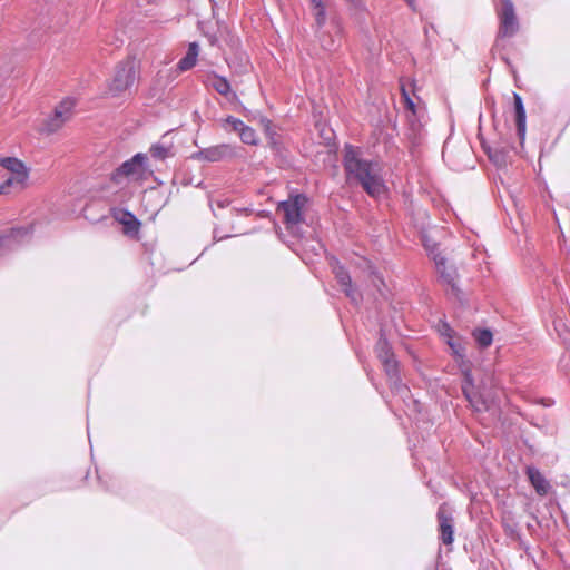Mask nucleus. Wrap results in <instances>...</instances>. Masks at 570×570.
<instances>
[{
  "instance_id": "obj_1",
  "label": "nucleus",
  "mask_w": 570,
  "mask_h": 570,
  "mask_svg": "<svg viewBox=\"0 0 570 570\" xmlns=\"http://www.w3.org/2000/svg\"><path fill=\"white\" fill-rule=\"evenodd\" d=\"M343 153V166L347 178L357 180L372 197H379L384 194V181L374 171L373 163L363 159L361 150L352 145H345Z\"/></svg>"
},
{
  "instance_id": "obj_2",
  "label": "nucleus",
  "mask_w": 570,
  "mask_h": 570,
  "mask_svg": "<svg viewBox=\"0 0 570 570\" xmlns=\"http://www.w3.org/2000/svg\"><path fill=\"white\" fill-rule=\"evenodd\" d=\"M308 202L304 194L289 195L286 200H283L277 206V213L283 214V223L287 229L304 222L303 210Z\"/></svg>"
},
{
  "instance_id": "obj_3",
  "label": "nucleus",
  "mask_w": 570,
  "mask_h": 570,
  "mask_svg": "<svg viewBox=\"0 0 570 570\" xmlns=\"http://www.w3.org/2000/svg\"><path fill=\"white\" fill-rule=\"evenodd\" d=\"M147 160L148 158L145 154L138 153L134 155L112 171L110 176L111 181L120 185L126 178L138 179L142 177L147 171Z\"/></svg>"
},
{
  "instance_id": "obj_4",
  "label": "nucleus",
  "mask_w": 570,
  "mask_h": 570,
  "mask_svg": "<svg viewBox=\"0 0 570 570\" xmlns=\"http://www.w3.org/2000/svg\"><path fill=\"white\" fill-rule=\"evenodd\" d=\"M136 80L135 60L128 58L116 66L115 76L109 86L114 95L126 91Z\"/></svg>"
},
{
  "instance_id": "obj_5",
  "label": "nucleus",
  "mask_w": 570,
  "mask_h": 570,
  "mask_svg": "<svg viewBox=\"0 0 570 570\" xmlns=\"http://www.w3.org/2000/svg\"><path fill=\"white\" fill-rule=\"evenodd\" d=\"M461 389L464 397L475 412H485L492 409L493 400L490 396L475 391L473 377L470 372L464 373V380Z\"/></svg>"
},
{
  "instance_id": "obj_6",
  "label": "nucleus",
  "mask_w": 570,
  "mask_h": 570,
  "mask_svg": "<svg viewBox=\"0 0 570 570\" xmlns=\"http://www.w3.org/2000/svg\"><path fill=\"white\" fill-rule=\"evenodd\" d=\"M315 36L317 37L321 47L326 51H335L340 48L342 41V32L343 27L341 20L333 16L330 18V29L324 30L321 29L317 31V28L314 29Z\"/></svg>"
},
{
  "instance_id": "obj_7",
  "label": "nucleus",
  "mask_w": 570,
  "mask_h": 570,
  "mask_svg": "<svg viewBox=\"0 0 570 570\" xmlns=\"http://www.w3.org/2000/svg\"><path fill=\"white\" fill-rule=\"evenodd\" d=\"M500 26L498 38L513 37L518 29L519 22L511 0H502L501 9L498 12Z\"/></svg>"
},
{
  "instance_id": "obj_8",
  "label": "nucleus",
  "mask_w": 570,
  "mask_h": 570,
  "mask_svg": "<svg viewBox=\"0 0 570 570\" xmlns=\"http://www.w3.org/2000/svg\"><path fill=\"white\" fill-rule=\"evenodd\" d=\"M75 101L71 99L62 100L53 110L42 125L41 131L46 134H53L58 131L72 116Z\"/></svg>"
},
{
  "instance_id": "obj_9",
  "label": "nucleus",
  "mask_w": 570,
  "mask_h": 570,
  "mask_svg": "<svg viewBox=\"0 0 570 570\" xmlns=\"http://www.w3.org/2000/svg\"><path fill=\"white\" fill-rule=\"evenodd\" d=\"M436 518L439 539L443 544L449 546L454 540V511L448 503H443L438 510Z\"/></svg>"
},
{
  "instance_id": "obj_10",
  "label": "nucleus",
  "mask_w": 570,
  "mask_h": 570,
  "mask_svg": "<svg viewBox=\"0 0 570 570\" xmlns=\"http://www.w3.org/2000/svg\"><path fill=\"white\" fill-rule=\"evenodd\" d=\"M235 147L229 144H220L200 149L191 155L193 159L204 160L209 163L220 161L225 158L235 157Z\"/></svg>"
},
{
  "instance_id": "obj_11",
  "label": "nucleus",
  "mask_w": 570,
  "mask_h": 570,
  "mask_svg": "<svg viewBox=\"0 0 570 570\" xmlns=\"http://www.w3.org/2000/svg\"><path fill=\"white\" fill-rule=\"evenodd\" d=\"M32 236V227H16L0 235V248L12 250L21 244L29 243Z\"/></svg>"
},
{
  "instance_id": "obj_12",
  "label": "nucleus",
  "mask_w": 570,
  "mask_h": 570,
  "mask_svg": "<svg viewBox=\"0 0 570 570\" xmlns=\"http://www.w3.org/2000/svg\"><path fill=\"white\" fill-rule=\"evenodd\" d=\"M111 216L124 226V234L135 236L139 233L141 223L131 212L122 208H112Z\"/></svg>"
},
{
  "instance_id": "obj_13",
  "label": "nucleus",
  "mask_w": 570,
  "mask_h": 570,
  "mask_svg": "<svg viewBox=\"0 0 570 570\" xmlns=\"http://www.w3.org/2000/svg\"><path fill=\"white\" fill-rule=\"evenodd\" d=\"M381 363H382L385 374L387 376V382H389L390 389L397 393H400L402 391H406L407 387L402 383L400 372H399V362L395 360V357L386 358L385 361H383Z\"/></svg>"
},
{
  "instance_id": "obj_14",
  "label": "nucleus",
  "mask_w": 570,
  "mask_h": 570,
  "mask_svg": "<svg viewBox=\"0 0 570 570\" xmlns=\"http://www.w3.org/2000/svg\"><path fill=\"white\" fill-rule=\"evenodd\" d=\"M527 476L534 488L535 492L540 497H546L549 494L551 489L550 482L546 479V476L540 472V470L533 465L527 466Z\"/></svg>"
},
{
  "instance_id": "obj_15",
  "label": "nucleus",
  "mask_w": 570,
  "mask_h": 570,
  "mask_svg": "<svg viewBox=\"0 0 570 570\" xmlns=\"http://www.w3.org/2000/svg\"><path fill=\"white\" fill-rule=\"evenodd\" d=\"M0 166L9 170L10 174L13 175V179H16L18 183H26L28 179V169L26 165L18 158H0Z\"/></svg>"
},
{
  "instance_id": "obj_16",
  "label": "nucleus",
  "mask_w": 570,
  "mask_h": 570,
  "mask_svg": "<svg viewBox=\"0 0 570 570\" xmlns=\"http://www.w3.org/2000/svg\"><path fill=\"white\" fill-rule=\"evenodd\" d=\"M331 0H309L312 14L314 17L313 28L317 31L323 29L327 21V9Z\"/></svg>"
},
{
  "instance_id": "obj_17",
  "label": "nucleus",
  "mask_w": 570,
  "mask_h": 570,
  "mask_svg": "<svg viewBox=\"0 0 570 570\" xmlns=\"http://www.w3.org/2000/svg\"><path fill=\"white\" fill-rule=\"evenodd\" d=\"M513 105H514V116H515V125H517V134L522 141L525 137V108L522 101V98L519 94L513 92Z\"/></svg>"
},
{
  "instance_id": "obj_18",
  "label": "nucleus",
  "mask_w": 570,
  "mask_h": 570,
  "mask_svg": "<svg viewBox=\"0 0 570 570\" xmlns=\"http://www.w3.org/2000/svg\"><path fill=\"white\" fill-rule=\"evenodd\" d=\"M199 53V46L197 42H190L187 49L186 55L178 61L177 70L180 72L190 70L195 67L197 62V57Z\"/></svg>"
},
{
  "instance_id": "obj_19",
  "label": "nucleus",
  "mask_w": 570,
  "mask_h": 570,
  "mask_svg": "<svg viewBox=\"0 0 570 570\" xmlns=\"http://www.w3.org/2000/svg\"><path fill=\"white\" fill-rule=\"evenodd\" d=\"M436 271L440 274L441 278L448 285L454 286L455 281V271L452 267H448L444 257H439L438 255L434 257Z\"/></svg>"
},
{
  "instance_id": "obj_20",
  "label": "nucleus",
  "mask_w": 570,
  "mask_h": 570,
  "mask_svg": "<svg viewBox=\"0 0 570 570\" xmlns=\"http://www.w3.org/2000/svg\"><path fill=\"white\" fill-rule=\"evenodd\" d=\"M209 86L219 95L227 97L232 94V88L229 81L217 73H213L208 77Z\"/></svg>"
},
{
  "instance_id": "obj_21",
  "label": "nucleus",
  "mask_w": 570,
  "mask_h": 570,
  "mask_svg": "<svg viewBox=\"0 0 570 570\" xmlns=\"http://www.w3.org/2000/svg\"><path fill=\"white\" fill-rule=\"evenodd\" d=\"M375 353L377 358L383 362L386 358L395 357L390 343L387 342L383 330L380 331V337L375 344Z\"/></svg>"
},
{
  "instance_id": "obj_22",
  "label": "nucleus",
  "mask_w": 570,
  "mask_h": 570,
  "mask_svg": "<svg viewBox=\"0 0 570 570\" xmlns=\"http://www.w3.org/2000/svg\"><path fill=\"white\" fill-rule=\"evenodd\" d=\"M330 264L332 266L335 279L337 281L341 287L350 285L352 283L350 273L345 269L343 265L340 264V262L336 258L332 257Z\"/></svg>"
},
{
  "instance_id": "obj_23",
  "label": "nucleus",
  "mask_w": 570,
  "mask_h": 570,
  "mask_svg": "<svg viewBox=\"0 0 570 570\" xmlns=\"http://www.w3.org/2000/svg\"><path fill=\"white\" fill-rule=\"evenodd\" d=\"M237 132L239 135L242 142L253 146H256L258 144L256 131L252 127L243 124V126L237 130Z\"/></svg>"
},
{
  "instance_id": "obj_24",
  "label": "nucleus",
  "mask_w": 570,
  "mask_h": 570,
  "mask_svg": "<svg viewBox=\"0 0 570 570\" xmlns=\"http://www.w3.org/2000/svg\"><path fill=\"white\" fill-rule=\"evenodd\" d=\"M473 337L481 347H488L492 343V332L488 328H478L473 331Z\"/></svg>"
},
{
  "instance_id": "obj_25",
  "label": "nucleus",
  "mask_w": 570,
  "mask_h": 570,
  "mask_svg": "<svg viewBox=\"0 0 570 570\" xmlns=\"http://www.w3.org/2000/svg\"><path fill=\"white\" fill-rule=\"evenodd\" d=\"M149 153L153 158L164 160L170 155V149L161 144H155L150 147Z\"/></svg>"
},
{
  "instance_id": "obj_26",
  "label": "nucleus",
  "mask_w": 570,
  "mask_h": 570,
  "mask_svg": "<svg viewBox=\"0 0 570 570\" xmlns=\"http://www.w3.org/2000/svg\"><path fill=\"white\" fill-rule=\"evenodd\" d=\"M26 183H18L13 179V175H10L2 184H0V195L9 194L11 187H16L18 190L23 189Z\"/></svg>"
},
{
  "instance_id": "obj_27",
  "label": "nucleus",
  "mask_w": 570,
  "mask_h": 570,
  "mask_svg": "<svg viewBox=\"0 0 570 570\" xmlns=\"http://www.w3.org/2000/svg\"><path fill=\"white\" fill-rule=\"evenodd\" d=\"M342 291L345 293L346 297L351 299L352 303L358 304L362 301V295L356 288L353 287L352 283L350 285L343 286Z\"/></svg>"
},
{
  "instance_id": "obj_28",
  "label": "nucleus",
  "mask_w": 570,
  "mask_h": 570,
  "mask_svg": "<svg viewBox=\"0 0 570 570\" xmlns=\"http://www.w3.org/2000/svg\"><path fill=\"white\" fill-rule=\"evenodd\" d=\"M243 124L244 122L240 119L235 118L233 116H227L224 119V125L230 126L233 131H237L243 126Z\"/></svg>"
},
{
  "instance_id": "obj_29",
  "label": "nucleus",
  "mask_w": 570,
  "mask_h": 570,
  "mask_svg": "<svg viewBox=\"0 0 570 570\" xmlns=\"http://www.w3.org/2000/svg\"><path fill=\"white\" fill-rule=\"evenodd\" d=\"M264 122H265V127H266V132L269 137V144L272 145V147L274 149H277V141L275 139V132L272 131L271 129V126H272V121L268 120V119H264Z\"/></svg>"
},
{
  "instance_id": "obj_30",
  "label": "nucleus",
  "mask_w": 570,
  "mask_h": 570,
  "mask_svg": "<svg viewBox=\"0 0 570 570\" xmlns=\"http://www.w3.org/2000/svg\"><path fill=\"white\" fill-rule=\"evenodd\" d=\"M485 151L488 153L489 158L495 163H500V161L504 160V155L501 151L495 150L494 153H492L491 149H487Z\"/></svg>"
},
{
  "instance_id": "obj_31",
  "label": "nucleus",
  "mask_w": 570,
  "mask_h": 570,
  "mask_svg": "<svg viewBox=\"0 0 570 570\" xmlns=\"http://www.w3.org/2000/svg\"><path fill=\"white\" fill-rule=\"evenodd\" d=\"M404 105H405V108L407 110H410L412 112L413 116L416 115V105L415 102L412 100L411 97H405V100H404Z\"/></svg>"
},
{
  "instance_id": "obj_32",
  "label": "nucleus",
  "mask_w": 570,
  "mask_h": 570,
  "mask_svg": "<svg viewBox=\"0 0 570 570\" xmlns=\"http://www.w3.org/2000/svg\"><path fill=\"white\" fill-rule=\"evenodd\" d=\"M345 1L355 9H363V3L361 0H345Z\"/></svg>"
},
{
  "instance_id": "obj_33",
  "label": "nucleus",
  "mask_w": 570,
  "mask_h": 570,
  "mask_svg": "<svg viewBox=\"0 0 570 570\" xmlns=\"http://www.w3.org/2000/svg\"><path fill=\"white\" fill-rule=\"evenodd\" d=\"M216 204H217V206H218L219 208H225V207H227V206L229 205V200H228V199H225V200H217V202H216Z\"/></svg>"
},
{
  "instance_id": "obj_34",
  "label": "nucleus",
  "mask_w": 570,
  "mask_h": 570,
  "mask_svg": "<svg viewBox=\"0 0 570 570\" xmlns=\"http://www.w3.org/2000/svg\"><path fill=\"white\" fill-rule=\"evenodd\" d=\"M401 95H402L403 101L405 100V97H410L409 91L406 90V88L403 85L401 86Z\"/></svg>"
},
{
  "instance_id": "obj_35",
  "label": "nucleus",
  "mask_w": 570,
  "mask_h": 570,
  "mask_svg": "<svg viewBox=\"0 0 570 570\" xmlns=\"http://www.w3.org/2000/svg\"><path fill=\"white\" fill-rule=\"evenodd\" d=\"M405 1H406V3L409 4V7H410L413 11H415V10H416V8H415V1H414V0H405Z\"/></svg>"
},
{
  "instance_id": "obj_36",
  "label": "nucleus",
  "mask_w": 570,
  "mask_h": 570,
  "mask_svg": "<svg viewBox=\"0 0 570 570\" xmlns=\"http://www.w3.org/2000/svg\"><path fill=\"white\" fill-rule=\"evenodd\" d=\"M238 213H245L248 214V209H236Z\"/></svg>"
},
{
  "instance_id": "obj_37",
  "label": "nucleus",
  "mask_w": 570,
  "mask_h": 570,
  "mask_svg": "<svg viewBox=\"0 0 570 570\" xmlns=\"http://www.w3.org/2000/svg\"><path fill=\"white\" fill-rule=\"evenodd\" d=\"M233 99H237V95L235 92L232 94Z\"/></svg>"
}]
</instances>
